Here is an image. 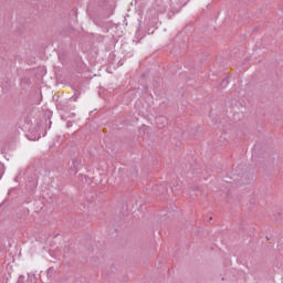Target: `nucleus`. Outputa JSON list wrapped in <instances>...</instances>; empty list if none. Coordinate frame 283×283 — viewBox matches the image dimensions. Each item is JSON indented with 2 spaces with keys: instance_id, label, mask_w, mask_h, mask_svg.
Wrapping results in <instances>:
<instances>
[{
  "instance_id": "f257e3e1",
  "label": "nucleus",
  "mask_w": 283,
  "mask_h": 283,
  "mask_svg": "<svg viewBox=\"0 0 283 283\" xmlns=\"http://www.w3.org/2000/svg\"><path fill=\"white\" fill-rule=\"evenodd\" d=\"M77 170H78V161H76V159H73L72 166H71V171H72V174H76Z\"/></svg>"
},
{
  "instance_id": "f03ea898",
  "label": "nucleus",
  "mask_w": 283,
  "mask_h": 283,
  "mask_svg": "<svg viewBox=\"0 0 283 283\" xmlns=\"http://www.w3.org/2000/svg\"><path fill=\"white\" fill-rule=\"evenodd\" d=\"M163 120H165V118H163V117H158V118L156 119V123H157V125H158L159 127H163Z\"/></svg>"
}]
</instances>
